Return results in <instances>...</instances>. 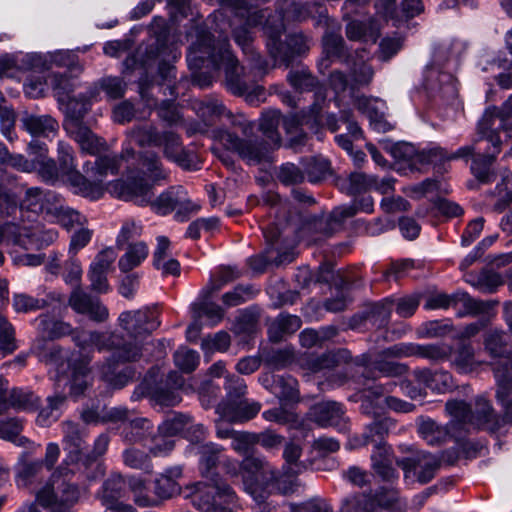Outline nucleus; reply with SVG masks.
I'll return each instance as SVG.
<instances>
[{
	"label": "nucleus",
	"instance_id": "obj_2",
	"mask_svg": "<svg viewBox=\"0 0 512 512\" xmlns=\"http://www.w3.org/2000/svg\"><path fill=\"white\" fill-rule=\"evenodd\" d=\"M73 341L81 349L93 346L99 352H112L99 368L102 379L112 388L121 389L134 379L135 368L126 366L118 370V365L142 358V346L138 342H126L123 335L108 331H78L73 335Z\"/></svg>",
	"mask_w": 512,
	"mask_h": 512
},
{
	"label": "nucleus",
	"instance_id": "obj_21",
	"mask_svg": "<svg viewBox=\"0 0 512 512\" xmlns=\"http://www.w3.org/2000/svg\"><path fill=\"white\" fill-rule=\"evenodd\" d=\"M277 52L269 54L274 61L288 68L297 57L305 55L309 49V39L303 33H291L286 36L285 41L281 39L276 44Z\"/></svg>",
	"mask_w": 512,
	"mask_h": 512
},
{
	"label": "nucleus",
	"instance_id": "obj_33",
	"mask_svg": "<svg viewBox=\"0 0 512 512\" xmlns=\"http://www.w3.org/2000/svg\"><path fill=\"white\" fill-rule=\"evenodd\" d=\"M21 127L34 137H49L59 128L58 122L50 115L25 113L20 118Z\"/></svg>",
	"mask_w": 512,
	"mask_h": 512
},
{
	"label": "nucleus",
	"instance_id": "obj_23",
	"mask_svg": "<svg viewBox=\"0 0 512 512\" xmlns=\"http://www.w3.org/2000/svg\"><path fill=\"white\" fill-rule=\"evenodd\" d=\"M116 259V253L113 248H106L99 252L91 263L88 277L91 282V290L103 294L109 291L107 274L112 263Z\"/></svg>",
	"mask_w": 512,
	"mask_h": 512
},
{
	"label": "nucleus",
	"instance_id": "obj_45",
	"mask_svg": "<svg viewBox=\"0 0 512 512\" xmlns=\"http://www.w3.org/2000/svg\"><path fill=\"white\" fill-rule=\"evenodd\" d=\"M376 176L362 172H352L347 177L339 179L338 185L342 192L350 196L364 194L372 189Z\"/></svg>",
	"mask_w": 512,
	"mask_h": 512
},
{
	"label": "nucleus",
	"instance_id": "obj_53",
	"mask_svg": "<svg viewBox=\"0 0 512 512\" xmlns=\"http://www.w3.org/2000/svg\"><path fill=\"white\" fill-rule=\"evenodd\" d=\"M47 81L52 87L57 100L60 103L70 101L71 94L76 87V79L71 75L65 73H51Z\"/></svg>",
	"mask_w": 512,
	"mask_h": 512
},
{
	"label": "nucleus",
	"instance_id": "obj_35",
	"mask_svg": "<svg viewBox=\"0 0 512 512\" xmlns=\"http://www.w3.org/2000/svg\"><path fill=\"white\" fill-rule=\"evenodd\" d=\"M395 427L394 421L390 417L379 416L370 424H367L362 434V445L373 444L374 449L378 446H388L385 438Z\"/></svg>",
	"mask_w": 512,
	"mask_h": 512
},
{
	"label": "nucleus",
	"instance_id": "obj_26",
	"mask_svg": "<svg viewBox=\"0 0 512 512\" xmlns=\"http://www.w3.org/2000/svg\"><path fill=\"white\" fill-rule=\"evenodd\" d=\"M181 466H173L165 469L154 481V497L163 501L173 498L181 493L178 479L182 477Z\"/></svg>",
	"mask_w": 512,
	"mask_h": 512
},
{
	"label": "nucleus",
	"instance_id": "obj_32",
	"mask_svg": "<svg viewBox=\"0 0 512 512\" xmlns=\"http://www.w3.org/2000/svg\"><path fill=\"white\" fill-rule=\"evenodd\" d=\"M389 151L396 161L407 163L411 168L417 164H433V156L430 155L432 147L418 151L410 143L398 142L393 144Z\"/></svg>",
	"mask_w": 512,
	"mask_h": 512
},
{
	"label": "nucleus",
	"instance_id": "obj_38",
	"mask_svg": "<svg viewBox=\"0 0 512 512\" xmlns=\"http://www.w3.org/2000/svg\"><path fill=\"white\" fill-rule=\"evenodd\" d=\"M124 153L131 156L134 155V151L132 149L123 151L122 155L106 154L99 156L94 163L89 161L86 162L83 166V169L86 173H89V168L91 166V170L94 172V176L97 180L101 181L102 178L108 174L116 175L119 172Z\"/></svg>",
	"mask_w": 512,
	"mask_h": 512
},
{
	"label": "nucleus",
	"instance_id": "obj_20",
	"mask_svg": "<svg viewBox=\"0 0 512 512\" xmlns=\"http://www.w3.org/2000/svg\"><path fill=\"white\" fill-rule=\"evenodd\" d=\"M356 215L353 206H338L327 215L314 217L309 223V229L324 237H329L340 231L348 218Z\"/></svg>",
	"mask_w": 512,
	"mask_h": 512
},
{
	"label": "nucleus",
	"instance_id": "obj_1",
	"mask_svg": "<svg viewBox=\"0 0 512 512\" xmlns=\"http://www.w3.org/2000/svg\"><path fill=\"white\" fill-rule=\"evenodd\" d=\"M214 21L207 30L196 27L195 40L188 48L186 60L191 69L200 68L207 62L215 71L224 69L226 89L235 96H244L250 104H256L265 97L263 86L246 73L233 54L226 34L228 22L222 13L214 14Z\"/></svg>",
	"mask_w": 512,
	"mask_h": 512
},
{
	"label": "nucleus",
	"instance_id": "obj_36",
	"mask_svg": "<svg viewBox=\"0 0 512 512\" xmlns=\"http://www.w3.org/2000/svg\"><path fill=\"white\" fill-rule=\"evenodd\" d=\"M16 177L0 170V216L2 218H16L17 212H20V203L15 193L8 185L12 184Z\"/></svg>",
	"mask_w": 512,
	"mask_h": 512
},
{
	"label": "nucleus",
	"instance_id": "obj_27",
	"mask_svg": "<svg viewBox=\"0 0 512 512\" xmlns=\"http://www.w3.org/2000/svg\"><path fill=\"white\" fill-rule=\"evenodd\" d=\"M58 195L51 191H45L38 187L26 190L24 198L20 202V212L29 211L34 214H47L53 207Z\"/></svg>",
	"mask_w": 512,
	"mask_h": 512
},
{
	"label": "nucleus",
	"instance_id": "obj_55",
	"mask_svg": "<svg viewBox=\"0 0 512 512\" xmlns=\"http://www.w3.org/2000/svg\"><path fill=\"white\" fill-rule=\"evenodd\" d=\"M272 394L281 402H297L299 400L298 381L291 375H277Z\"/></svg>",
	"mask_w": 512,
	"mask_h": 512
},
{
	"label": "nucleus",
	"instance_id": "obj_41",
	"mask_svg": "<svg viewBox=\"0 0 512 512\" xmlns=\"http://www.w3.org/2000/svg\"><path fill=\"white\" fill-rule=\"evenodd\" d=\"M281 123V113L278 110H269L262 114L259 123V129L268 141H264L271 150L277 149L281 145V135L278 127Z\"/></svg>",
	"mask_w": 512,
	"mask_h": 512
},
{
	"label": "nucleus",
	"instance_id": "obj_51",
	"mask_svg": "<svg viewBox=\"0 0 512 512\" xmlns=\"http://www.w3.org/2000/svg\"><path fill=\"white\" fill-rule=\"evenodd\" d=\"M446 412L453 418L451 421L456 422V428L461 424L470 423L478 429L482 430V426L477 423L475 411L464 400H449L445 404Z\"/></svg>",
	"mask_w": 512,
	"mask_h": 512
},
{
	"label": "nucleus",
	"instance_id": "obj_7",
	"mask_svg": "<svg viewBox=\"0 0 512 512\" xmlns=\"http://www.w3.org/2000/svg\"><path fill=\"white\" fill-rule=\"evenodd\" d=\"M227 473L236 476L241 471L244 489L253 499L261 504L267 497L266 487L270 481L276 479L275 472L262 458L248 456L239 465L237 461L225 460Z\"/></svg>",
	"mask_w": 512,
	"mask_h": 512
},
{
	"label": "nucleus",
	"instance_id": "obj_25",
	"mask_svg": "<svg viewBox=\"0 0 512 512\" xmlns=\"http://www.w3.org/2000/svg\"><path fill=\"white\" fill-rule=\"evenodd\" d=\"M223 450L222 446L213 442L206 443L200 447L199 469L202 477L207 481H222L217 472V466L221 461L225 462V459H222ZM224 466L226 467V465Z\"/></svg>",
	"mask_w": 512,
	"mask_h": 512
},
{
	"label": "nucleus",
	"instance_id": "obj_48",
	"mask_svg": "<svg viewBox=\"0 0 512 512\" xmlns=\"http://www.w3.org/2000/svg\"><path fill=\"white\" fill-rule=\"evenodd\" d=\"M49 215L67 230H71L77 226H83L87 221L86 217L81 215L78 211L63 205L59 197L53 207L50 208Z\"/></svg>",
	"mask_w": 512,
	"mask_h": 512
},
{
	"label": "nucleus",
	"instance_id": "obj_31",
	"mask_svg": "<svg viewBox=\"0 0 512 512\" xmlns=\"http://www.w3.org/2000/svg\"><path fill=\"white\" fill-rule=\"evenodd\" d=\"M394 455L390 446H378L371 454V467L375 474L385 482H394L399 474L393 467Z\"/></svg>",
	"mask_w": 512,
	"mask_h": 512
},
{
	"label": "nucleus",
	"instance_id": "obj_34",
	"mask_svg": "<svg viewBox=\"0 0 512 512\" xmlns=\"http://www.w3.org/2000/svg\"><path fill=\"white\" fill-rule=\"evenodd\" d=\"M23 431V420L21 418L13 417L7 419H0V439L11 442L18 447H23L27 450H35L36 445L26 436L21 433Z\"/></svg>",
	"mask_w": 512,
	"mask_h": 512
},
{
	"label": "nucleus",
	"instance_id": "obj_15",
	"mask_svg": "<svg viewBox=\"0 0 512 512\" xmlns=\"http://www.w3.org/2000/svg\"><path fill=\"white\" fill-rule=\"evenodd\" d=\"M396 464L404 471L406 478L413 473L419 483L427 484L440 469L441 459L430 452L420 451L412 456L397 459Z\"/></svg>",
	"mask_w": 512,
	"mask_h": 512
},
{
	"label": "nucleus",
	"instance_id": "obj_28",
	"mask_svg": "<svg viewBox=\"0 0 512 512\" xmlns=\"http://www.w3.org/2000/svg\"><path fill=\"white\" fill-rule=\"evenodd\" d=\"M486 141V138L481 137V134L478 133V137L475 138L471 144L461 146L456 151L449 153L445 148L440 146L432 147V152L430 155L433 156V165L441 166L446 162L454 161V160H464L467 162L468 160L473 161L474 156L477 155L478 152L482 150L479 146L482 141Z\"/></svg>",
	"mask_w": 512,
	"mask_h": 512
},
{
	"label": "nucleus",
	"instance_id": "obj_64",
	"mask_svg": "<svg viewBox=\"0 0 512 512\" xmlns=\"http://www.w3.org/2000/svg\"><path fill=\"white\" fill-rule=\"evenodd\" d=\"M161 132L152 124H141L134 126L129 134L140 147H157Z\"/></svg>",
	"mask_w": 512,
	"mask_h": 512
},
{
	"label": "nucleus",
	"instance_id": "obj_43",
	"mask_svg": "<svg viewBox=\"0 0 512 512\" xmlns=\"http://www.w3.org/2000/svg\"><path fill=\"white\" fill-rule=\"evenodd\" d=\"M127 486L136 506L140 508L160 506V500L151 495L147 480L138 476H129Z\"/></svg>",
	"mask_w": 512,
	"mask_h": 512
},
{
	"label": "nucleus",
	"instance_id": "obj_5",
	"mask_svg": "<svg viewBox=\"0 0 512 512\" xmlns=\"http://www.w3.org/2000/svg\"><path fill=\"white\" fill-rule=\"evenodd\" d=\"M62 445L65 458L60 465V472L67 469L74 474H82L84 478L92 481L104 475V469L100 463H96L91 455H85L86 438L88 430L83 425L66 420L62 422Z\"/></svg>",
	"mask_w": 512,
	"mask_h": 512
},
{
	"label": "nucleus",
	"instance_id": "obj_11",
	"mask_svg": "<svg viewBox=\"0 0 512 512\" xmlns=\"http://www.w3.org/2000/svg\"><path fill=\"white\" fill-rule=\"evenodd\" d=\"M117 322L119 327L133 339L132 342H138L142 347L143 344L139 339L151 335L160 326L157 308L149 306L137 310L123 311L120 313Z\"/></svg>",
	"mask_w": 512,
	"mask_h": 512
},
{
	"label": "nucleus",
	"instance_id": "obj_54",
	"mask_svg": "<svg viewBox=\"0 0 512 512\" xmlns=\"http://www.w3.org/2000/svg\"><path fill=\"white\" fill-rule=\"evenodd\" d=\"M127 479L121 474H111L102 484L101 490L97 493V498L101 503L111 500L121 499L124 496Z\"/></svg>",
	"mask_w": 512,
	"mask_h": 512
},
{
	"label": "nucleus",
	"instance_id": "obj_44",
	"mask_svg": "<svg viewBox=\"0 0 512 512\" xmlns=\"http://www.w3.org/2000/svg\"><path fill=\"white\" fill-rule=\"evenodd\" d=\"M300 317L291 314H279L268 327V336L272 342L281 341L284 336L295 333L301 327Z\"/></svg>",
	"mask_w": 512,
	"mask_h": 512
},
{
	"label": "nucleus",
	"instance_id": "obj_19",
	"mask_svg": "<svg viewBox=\"0 0 512 512\" xmlns=\"http://www.w3.org/2000/svg\"><path fill=\"white\" fill-rule=\"evenodd\" d=\"M393 308L394 301L389 297L370 303L360 313L355 314L351 318L350 325L352 328H355L363 322H367L372 327L378 329L385 328L390 322Z\"/></svg>",
	"mask_w": 512,
	"mask_h": 512
},
{
	"label": "nucleus",
	"instance_id": "obj_17",
	"mask_svg": "<svg viewBox=\"0 0 512 512\" xmlns=\"http://www.w3.org/2000/svg\"><path fill=\"white\" fill-rule=\"evenodd\" d=\"M425 88L432 98L439 99L445 104L453 103L458 96L454 76L435 67L427 70Z\"/></svg>",
	"mask_w": 512,
	"mask_h": 512
},
{
	"label": "nucleus",
	"instance_id": "obj_29",
	"mask_svg": "<svg viewBox=\"0 0 512 512\" xmlns=\"http://www.w3.org/2000/svg\"><path fill=\"white\" fill-rule=\"evenodd\" d=\"M413 375L419 383L437 393H446L456 386L452 375L446 370L416 369Z\"/></svg>",
	"mask_w": 512,
	"mask_h": 512
},
{
	"label": "nucleus",
	"instance_id": "obj_47",
	"mask_svg": "<svg viewBox=\"0 0 512 512\" xmlns=\"http://www.w3.org/2000/svg\"><path fill=\"white\" fill-rule=\"evenodd\" d=\"M449 360L460 373L471 372L477 365L474 347L466 341H460L455 348L452 347V355Z\"/></svg>",
	"mask_w": 512,
	"mask_h": 512
},
{
	"label": "nucleus",
	"instance_id": "obj_6",
	"mask_svg": "<svg viewBox=\"0 0 512 512\" xmlns=\"http://www.w3.org/2000/svg\"><path fill=\"white\" fill-rule=\"evenodd\" d=\"M226 115L231 118L233 131L222 129L218 138L226 149L236 152L241 159L250 165H257L269 158V148L264 140L249 138L253 125L243 116H233L229 111Z\"/></svg>",
	"mask_w": 512,
	"mask_h": 512
},
{
	"label": "nucleus",
	"instance_id": "obj_39",
	"mask_svg": "<svg viewBox=\"0 0 512 512\" xmlns=\"http://www.w3.org/2000/svg\"><path fill=\"white\" fill-rule=\"evenodd\" d=\"M351 354L347 349H338L327 351L321 355H311L306 359V366L312 372H319L326 369H332L341 363H347Z\"/></svg>",
	"mask_w": 512,
	"mask_h": 512
},
{
	"label": "nucleus",
	"instance_id": "obj_61",
	"mask_svg": "<svg viewBox=\"0 0 512 512\" xmlns=\"http://www.w3.org/2000/svg\"><path fill=\"white\" fill-rule=\"evenodd\" d=\"M275 177L284 186H295L305 181V173L302 166L292 162H286L277 167Z\"/></svg>",
	"mask_w": 512,
	"mask_h": 512
},
{
	"label": "nucleus",
	"instance_id": "obj_3",
	"mask_svg": "<svg viewBox=\"0 0 512 512\" xmlns=\"http://www.w3.org/2000/svg\"><path fill=\"white\" fill-rule=\"evenodd\" d=\"M118 197L131 201L139 206L150 205L160 215H167L177 210L176 216L196 211L198 207L187 198L181 186H172L152 201L151 185L142 176H129L125 181H117L114 185Z\"/></svg>",
	"mask_w": 512,
	"mask_h": 512
},
{
	"label": "nucleus",
	"instance_id": "obj_40",
	"mask_svg": "<svg viewBox=\"0 0 512 512\" xmlns=\"http://www.w3.org/2000/svg\"><path fill=\"white\" fill-rule=\"evenodd\" d=\"M483 348L492 359H506L511 351L508 349L507 335L503 330L490 329L483 335Z\"/></svg>",
	"mask_w": 512,
	"mask_h": 512
},
{
	"label": "nucleus",
	"instance_id": "obj_58",
	"mask_svg": "<svg viewBox=\"0 0 512 512\" xmlns=\"http://www.w3.org/2000/svg\"><path fill=\"white\" fill-rule=\"evenodd\" d=\"M350 91L353 93L360 87L368 86L374 76V70L371 65L364 61H354L350 59Z\"/></svg>",
	"mask_w": 512,
	"mask_h": 512
},
{
	"label": "nucleus",
	"instance_id": "obj_8",
	"mask_svg": "<svg viewBox=\"0 0 512 512\" xmlns=\"http://www.w3.org/2000/svg\"><path fill=\"white\" fill-rule=\"evenodd\" d=\"M492 114L491 112L483 114L477 125L479 134L486 138L491 147L487 146L478 152L470 165V173L481 184H490L496 179L493 164L501 151L502 145L500 136L493 130L494 118Z\"/></svg>",
	"mask_w": 512,
	"mask_h": 512
},
{
	"label": "nucleus",
	"instance_id": "obj_57",
	"mask_svg": "<svg viewBox=\"0 0 512 512\" xmlns=\"http://www.w3.org/2000/svg\"><path fill=\"white\" fill-rule=\"evenodd\" d=\"M40 398L31 390L13 388L9 392L8 409L14 408L23 411L36 410L39 407Z\"/></svg>",
	"mask_w": 512,
	"mask_h": 512
},
{
	"label": "nucleus",
	"instance_id": "obj_4",
	"mask_svg": "<svg viewBox=\"0 0 512 512\" xmlns=\"http://www.w3.org/2000/svg\"><path fill=\"white\" fill-rule=\"evenodd\" d=\"M495 400L500 406L496 412L489 400L477 398V423L482 430L496 433L512 426V367H493Z\"/></svg>",
	"mask_w": 512,
	"mask_h": 512
},
{
	"label": "nucleus",
	"instance_id": "obj_24",
	"mask_svg": "<svg viewBox=\"0 0 512 512\" xmlns=\"http://www.w3.org/2000/svg\"><path fill=\"white\" fill-rule=\"evenodd\" d=\"M64 128L85 153L97 155L105 148V141L94 134L88 126L79 120L66 121Z\"/></svg>",
	"mask_w": 512,
	"mask_h": 512
},
{
	"label": "nucleus",
	"instance_id": "obj_50",
	"mask_svg": "<svg viewBox=\"0 0 512 512\" xmlns=\"http://www.w3.org/2000/svg\"><path fill=\"white\" fill-rule=\"evenodd\" d=\"M32 451L33 450L23 451L15 466L17 481L23 485L31 483L43 467L42 460L31 457L30 452Z\"/></svg>",
	"mask_w": 512,
	"mask_h": 512
},
{
	"label": "nucleus",
	"instance_id": "obj_52",
	"mask_svg": "<svg viewBox=\"0 0 512 512\" xmlns=\"http://www.w3.org/2000/svg\"><path fill=\"white\" fill-rule=\"evenodd\" d=\"M152 434L151 422L146 418H131L123 426L122 438L128 443H139Z\"/></svg>",
	"mask_w": 512,
	"mask_h": 512
},
{
	"label": "nucleus",
	"instance_id": "obj_10",
	"mask_svg": "<svg viewBox=\"0 0 512 512\" xmlns=\"http://www.w3.org/2000/svg\"><path fill=\"white\" fill-rule=\"evenodd\" d=\"M191 497L192 505L201 512H237V496L223 481H209Z\"/></svg>",
	"mask_w": 512,
	"mask_h": 512
},
{
	"label": "nucleus",
	"instance_id": "obj_63",
	"mask_svg": "<svg viewBox=\"0 0 512 512\" xmlns=\"http://www.w3.org/2000/svg\"><path fill=\"white\" fill-rule=\"evenodd\" d=\"M1 225L4 241L22 247L25 250L30 249L31 245H29L30 242L27 237L29 227L21 226L13 221H7Z\"/></svg>",
	"mask_w": 512,
	"mask_h": 512
},
{
	"label": "nucleus",
	"instance_id": "obj_49",
	"mask_svg": "<svg viewBox=\"0 0 512 512\" xmlns=\"http://www.w3.org/2000/svg\"><path fill=\"white\" fill-rule=\"evenodd\" d=\"M125 249L126 252L118 261V267L123 273H128L134 268L140 266L149 253L148 246L144 241L129 243Z\"/></svg>",
	"mask_w": 512,
	"mask_h": 512
},
{
	"label": "nucleus",
	"instance_id": "obj_37",
	"mask_svg": "<svg viewBox=\"0 0 512 512\" xmlns=\"http://www.w3.org/2000/svg\"><path fill=\"white\" fill-rule=\"evenodd\" d=\"M62 296L56 292L47 293L45 297H33L25 293L15 294L13 297V307L16 312L28 313L45 309L53 303H61Z\"/></svg>",
	"mask_w": 512,
	"mask_h": 512
},
{
	"label": "nucleus",
	"instance_id": "obj_13",
	"mask_svg": "<svg viewBox=\"0 0 512 512\" xmlns=\"http://www.w3.org/2000/svg\"><path fill=\"white\" fill-rule=\"evenodd\" d=\"M284 17L285 15L281 9L272 10L270 8L254 10L247 15V24L261 27L267 37L266 46L269 54L277 52L276 44L286 30Z\"/></svg>",
	"mask_w": 512,
	"mask_h": 512
},
{
	"label": "nucleus",
	"instance_id": "obj_60",
	"mask_svg": "<svg viewBox=\"0 0 512 512\" xmlns=\"http://www.w3.org/2000/svg\"><path fill=\"white\" fill-rule=\"evenodd\" d=\"M322 8V5L318 1L314 2H302V1H293L286 8L285 14L286 17L295 22H303L313 17L314 11L319 12Z\"/></svg>",
	"mask_w": 512,
	"mask_h": 512
},
{
	"label": "nucleus",
	"instance_id": "obj_46",
	"mask_svg": "<svg viewBox=\"0 0 512 512\" xmlns=\"http://www.w3.org/2000/svg\"><path fill=\"white\" fill-rule=\"evenodd\" d=\"M323 51L328 58L337 59L339 62L350 65L349 53L343 37L333 31H326L322 38Z\"/></svg>",
	"mask_w": 512,
	"mask_h": 512
},
{
	"label": "nucleus",
	"instance_id": "obj_56",
	"mask_svg": "<svg viewBox=\"0 0 512 512\" xmlns=\"http://www.w3.org/2000/svg\"><path fill=\"white\" fill-rule=\"evenodd\" d=\"M286 78L288 83L298 92L313 91L319 86L318 79L304 66L291 69Z\"/></svg>",
	"mask_w": 512,
	"mask_h": 512
},
{
	"label": "nucleus",
	"instance_id": "obj_12",
	"mask_svg": "<svg viewBox=\"0 0 512 512\" xmlns=\"http://www.w3.org/2000/svg\"><path fill=\"white\" fill-rule=\"evenodd\" d=\"M57 166L62 172V179L68 181L73 187L84 196H91L99 192L97 185L91 183L78 169L75 163V153L73 147L59 141L57 145Z\"/></svg>",
	"mask_w": 512,
	"mask_h": 512
},
{
	"label": "nucleus",
	"instance_id": "obj_62",
	"mask_svg": "<svg viewBox=\"0 0 512 512\" xmlns=\"http://www.w3.org/2000/svg\"><path fill=\"white\" fill-rule=\"evenodd\" d=\"M358 108L362 110L370 121L373 130L381 133L390 131L393 126L386 120L384 114L370 102L369 99L363 98L359 100Z\"/></svg>",
	"mask_w": 512,
	"mask_h": 512
},
{
	"label": "nucleus",
	"instance_id": "obj_59",
	"mask_svg": "<svg viewBox=\"0 0 512 512\" xmlns=\"http://www.w3.org/2000/svg\"><path fill=\"white\" fill-rule=\"evenodd\" d=\"M38 321V329L49 339H58L73 333L72 326L64 321H51L46 314H41L36 319Z\"/></svg>",
	"mask_w": 512,
	"mask_h": 512
},
{
	"label": "nucleus",
	"instance_id": "obj_9",
	"mask_svg": "<svg viewBox=\"0 0 512 512\" xmlns=\"http://www.w3.org/2000/svg\"><path fill=\"white\" fill-rule=\"evenodd\" d=\"M72 474L67 469L60 472V467L51 476L49 482L38 491L37 502L50 512H70L80 498L78 485L67 480Z\"/></svg>",
	"mask_w": 512,
	"mask_h": 512
},
{
	"label": "nucleus",
	"instance_id": "obj_14",
	"mask_svg": "<svg viewBox=\"0 0 512 512\" xmlns=\"http://www.w3.org/2000/svg\"><path fill=\"white\" fill-rule=\"evenodd\" d=\"M157 147L162 148L163 155L167 160L184 170L192 171L201 168L197 155L193 151L187 150L181 136L172 130L161 132Z\"/></svg>",
	"mask_w": 512,
	"mask_h": 512
},
{
	"label": "nucleus",
	"instance_id": "obj_42",
	"mask_svg": "<svg viewBox=\"0 0 512 512\" xmlns=\"http://www.w3.org/2000/svg\"><path fill=\"white\" fill-rule=\"evenodd\" d=\"M300 165L305 173V178L307 177L312 184L319 183L332 174L330 161L321 156L302 157Z\"/></svg>",
	"mask_w": 512,
	"mask_h": 512
},
{
	"label": "nucleus",
	"instance_id": "obj_18",
	"mask_svg": "<svg viewBox=\"0 0 512 512\" xmlns=\"http://www.w3.org/2000/svg\"><path fill=\"white\" fill-rule=\"evenodd\" d=\"M68 304L76 313L87 315L94 322H104L109 317V311L100 299L84 292L80 287L73 288Z\"/></svg>",
	"mask_w": 512,
	"mask_h": 512
},
{
	"label": "nucleus",
	"instance_id": "obj_16",
	"mask_svg": "<svg viewBox=\"0 0 512 512\" xmlns=\"http://www.w3.org/2000/svg\"><path fill=\"white\" fill-rule=\"evenodd\" d=\"M309 419L322 428L333 427L339 432L348 429L347 417L342 403L327 400L314 404L309 410Z\"/></svg>",
	"mask_w": 512,
	"mask_h": 512
},
{
	"label": "nucleus",
	"instance_id": "obj_22",
	"mask_svg": "<svg viewBox=\"0 0 512 512\" xmlns=\"http://www.w3.org/2000/svg\"><path fill=\"white\" fill-rule=\"evenodd\" d=\"M261 409L258 402H249L247 399L220 402L216 412L220 415L221 421L228 423H243L254 418Z\"/></svg>",
	"mask_w": 512,
	"mask_h": 512
},
{
	"label": "nucleus",
	"instance_id": "obj_30",
	"mask_svg": "<svg viewBox=\"0 0 512 512\" xmlns=\"http://www.w3.org/2000/svg\"><path fill=\"white\" fill-rule=\"evenodd\" d=\"M456 422L449 421L446 425H440L432 419L421 422L418 427L420 436L431 446H439L454 437Z\"/></svg>",
	"mask_w": 512,
	"mask_h": 512
}]
</instances>
